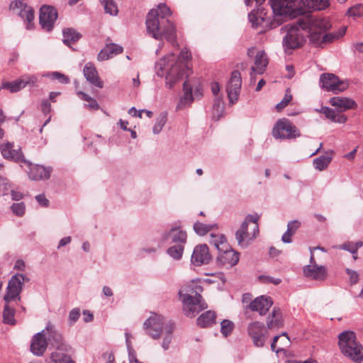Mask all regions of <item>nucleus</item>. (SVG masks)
I'll list each match as a JSON object with an SVG mask.
<instances>
[{"instance_id":"09e8293b","label":"nucleus","mask_w":363,"mask_h":363,"mask_svg":"<svg viewBox=\"0 0 363 363\" xmlns=\"http://www.w3.org/2000/svg\"><path fill=\"white\" fill-rule=\"evenodd\" d=\"M213 117H216L217 119H219L223 112V104L220 99H216L214 101L213 106Z\"/></svg>"},{"instance_id":"338daca9","label":"nucleus","mask_w":363,"mask_h":363,"mask_svg":"<svg viewBox=\"0 0 363 363\" xmlns=\"http://www.w3.org/2000/svg\"><path fill=\"white\" fill-rule=\"evenodd\" d=\"M38 203L43 207H47L49 205V201L44 194H38L35 196Z\"/></svg>"},{"instance_id":"e433bc0d","label":"nucleus","mask_w":363,"mask_h":363,"mask_svg":"<svg viewBox=\"0 0 363 363\" xmlns=\"http://www.w3.org/2000/svg\"><path fill=\"white\" fill-rule=\"evenodd\" d=\"M208 242L218 250V252H219L222 247H226L228 245L225 236L222 234L211 233Z\"/></svg>"},{"instance_id":"f257e3e1","label":"nucleus","mask_w":363,"mask_h":363,"mask_svg":"<svg viewBox=\"0 0 363 363\" xmlns=\"http://www.w3.org/2000/svg\"><path fill=\"white\" fill-rule=\"evenodd\" d=\"M172 15L171 10L164 4H160L157 9H151L146 16V29L148 35L160 40L163 38L173 47H177L176 27L167 17Z\"/></svg>"},{"instance_id":"1a4fd4ad","label":"nucleus","mask_w":363,"mask_h":363,"mask_svg":"<svg viewBox=\"0 0 363 363\" xmlns=\"http://www.w3.org/2000/svg\"><path fill=\"white\" fill-rule=\"evenodd\" d=\"M169 321L158 314L151 315L143 323L145 333L154 340L160 338Z\"/></svg>"},{"instance_id":"864d4df0","label":"nucleus","mask_w":363,"mask_h":363,"mask_svg":"<svg viewBox=\"0 0 363 363\" xmlns=\"http://www.w3.org/2000/svg\"><path fill=\"white\" fill-rule=\"evenodd\" d=\"M291 99H292V96L290 94V91L289 90H287L286 91L284 97L282 99V100L279 104H277L276 108L278 111H281V109H283L284 107H286L288 105V104L291 101Z\"/></svg>"},{"instance_id":"8fccbe9b","label":"nucleus","mask_w":363,"mask_h":363,"mask_svg":"<svg viewBox=\"0 0 363 363\" xmlns=\"http://www.w3.org/2000/svg\"><path fill=\"white\" fill-rule=\"evenodd\" d=\"M45 76L51 77L52 79H57L60 83L67 84L69 82V79L66 75L58 72H52Z\"/></svg>"},{"instance_id":"cd10ccee","label":"nucleus","mask_w":363,"mask_h":363,"mask_svg":"<svg viewBox=\"0 0 363 363\" xmlns=\"http://www.w3.org/2000/svg\"><path fill=\"white\" fill-rule=\"evenodd\" d=\"M266 324L269 330L279 329L283 326L284 320L280 308H273L272 313L267 318Z\"/></svg>"},{"instance_id":"20e7f679","label":"nucleus","mask_w":363,"mask_h":363,"mask_svg":"<svg viewBox=\"0 0 363 363\" xmlns=\"http://www.w3.org/2000/svg\"><path fill=\"white\" fill-rule=\"evenodd\" d=\"M259 216L247 215L235 233V238L239 246L247 247L259 233L258 220Z\"/></svg>"},{"instance_id":"f704fd0d","label":"nucleus","mask_w":363,"mask_h":363,"mask_svg":"<svg viewBox=\"0 0 363 363\" xmlns=\"http://www.w3.org/2000/svg\"><path fill=\"white\" fill-rule=\"evenodd\" d=\"M5 303L3 311V322L5 324L13 325L16 323V319L14 318L15 309L9 306V303Z\"/></svg>"},{"instance_id":"b1692460","label":"nucleus","mask_w":363,"mask_h":363,"mask_svg":"<svg viewBox=\"0 0 363 363\" xmlns=\"http://www.w3.org/2000/svg\"><path fill=\"white\" fill-rule=\"evenodd\" d=\"M273 304L272 299L266 296L257 297L250 302L249 308L252 311H257L260 315H265Z\"/></svg>"},{"instance_id":"f8f14e48","label":"nucleus","mask_w":363,"mask_h":363,"mask_svg":"<svg viewBox=\"0 0 363 363\" xmlns=\"http://www.w3.org/2000/svg\"><path fill=\"white\" fill-rule=\"evenodd\" d=\"M270 4L277 17H294L297 14V0H271Z\"/></svg>"},{"instance_id":"603ef678","label":"nucleus","mask_w":363,"mask_h":363,"mask_svg":"<svg viewBox=\"0 0 363 363\" xmlns=\"http://www.w3.org/2000/svg\"><path fill=\"white\" fill-rule=\"evenodd\" d=\"M11 183H10L6 178L0 176V191H1L4 195H6L8 191L11 189Z\"/></svg>"},{"instance_id":"7ed1b4c3","label":"nucleus","mask_w":363,"mask_h":363,"mask_svg":"<svg viewBox=\"0 0 363 363\" xmlns=\"http://www.w3.org/2000/svg\"><path fill=\"white\" fill-rule=\"evenodd\" d=\"M338 345L342 354L357 363L363 361V347L353 331L345 330L338 335Z\"/></svg>"},{"instance_id":"774afa93","label":"nucleus","mask_w":363,"mask_h":363,"mask_svg":"<svg viewBox=\"0 0 363 363\" xmlns=\"http://www.w3.org/2000/svg\"><path fill=\"white\" fill-rule=\"evenodd\" d=\"M11 199L13 201H21L23 198V194L18 190L11 189L10 190Z\"/></svg>"},{"instance_id":"c03bdc74","label":"nucleus","mask_w":363,"mask_h":363,"mask_svg":"<svg viewBox=\"0 0 363 363\" xmlns=\"http://www.w3.org/2000/svg\"><path fill=\"white\" fill-rule=\"evenodd\" d=\"M213 227V225H207L200 222H196L194 225V230L196 234L199 235H204L209 232Z\"/></svg>"},{"instance_id":"c756f323","label":"nucleus","mask_w":363,"mask_h":363,"mask_svg":"<svg viewBox=\"0 0 363 363\" xmlns=\"http://www.w3.org/2000/svg\"><path fill=\"white\" fill-rule=\"evenodd\" d=\"M184 94L181 97L177 106V109H183L191 105L193 101L192 88L188 82H184L183 84Z\"/></svg>"},{"instance_id":"de8ad7c7","label":"nucleus","mask_w":363,"mask_h":363,"mask_svg":"<svg viewBox=\"0 0 363 363\" xmlns=\"http://www.w3.org/2000/svg\"><path fill=\"white\" fill-rule=\"evenodd\" d=\"M347 15L352 17H360L363 15V4H356L350 9L347 11Z\"/></svg>"},{"instance_id":"6e6d98bb","label":"nucleus","mask_w":363,"mask_h":363,"mask_svg":"<svg viewBox=\"0 0 363 363\" xmlns=\"http://www.w3.org/2000/svg\"><path fill=\"white\" fill-rule=\"evenodd\" d=\"M80 317V311L79 308H73L69 313L68 320L70 325H74Z\"/></svg>"},{"instance_id":"37998d69","label":"nucleus","mask_w":363,"mask_h":363,"mask_svg":"<svg viewBox=\"0 0 363 363\" xmlns=\"http://www.w3.org/2000/svg\"><path fill=\"white\" fill-rule=\"evenodd\" d=\"M248 18L252 26L255 27L260 25L264 19V16H262V11H261L260 14H259V12L255 10L249 13Z\"/></svg>"},{"instance_id":"49530a36","label":"nucleus","mask_w":363,"mask_h":363,"mask_svg":"<svg viewBox=\"0 0 363 363\" xmlns=\"http://www.w3.org/2000/svg\"><path fill=\"white\" fill-rule=\"evenodd\" d=\"M12 213L18 217H22L26 213V204L23 202L13 203L10 207Z\"/></svg>"},{"instance_id":"aec40b11","label":"nucleus","mask_w":363,"mask_h":363,"mask_svg":"<svg viewBox=\"0 0 363 363\" xmlns=\"http://www.w3.org/2000/svg\"><path fill=\"white\" fill-rule=\"evenodd\" d=\"M57 18L55 9L50 6H43L40 8L39 21L42 28L46 31H50Z\"/></svg>"},{"instance_id":"13d9d810","label":"nucleus","mask_w":363,"mask_h":363,"mask_svg":"<svg viewBox=\"0 0 363 363\" xmlns=\"http://www.w3.org/2000/svg\"><path fill=\"white\" fill-rule=\"evenodd\" d=\"M259 279L265 284L271 283L274 285H278L281 283V280L279 278H274L269 276L262 275L259 277Z\"/></svg>"},{"instance_id":"c85d7f7f","label":"nucleus","mask_w":363,"mask_h":363,"mask_svg":"<svg viewBox=\"0 0 363 363\" xmlns=\"http://www.w3.org/2000/svg\"><path fill=\"white\" fill-rule=\"evenodd\" d=\"M330 104L331 106L338 108L340 111L354 108L357 106L354 100L347 97H333L330 99Z\"/></svg>"},{"instance_id":"6ab92c4d","label":"nucleus","mask_w":363,"mask_h":363,"mask_svg":"<svg viewBox=\"0 0 363 363\" xmlns=\"http://www.w3.org/2000/svg\"><path fill=\"white\" fill-rule=\"evenodd\" d=\"M239 257L240 254L232 249L228 244L226 247H222L218 252L216 262L219 265L232 267L238 264Z\"/></svg>"},{"instance_id":"bb28decb","label":"nucleus","mask_w":363,"mask_h":363,"mask_svg":"<svg viewBox=\"0 0 363 363\" xmlns=\"http://www.w3.org/2000/svg\"><path fill=\"white\" fill-rule=\"evenodd\" d=\"M83 74L89 83L96 87L103 88L104 82L99 77L98 72L94 64L91 62L86 63L83 69Z\"/></svg>"},{"instance_id":"6e6552de","label":"nucleus","mask_w":363,"mask_h":363,"mask_svg":"<svg viewBox=\"0 0 363 363\" xmlns=\"http://www.w3.org/2000/svg\"><path fill=\"white\" fill-rule=\"evenodd\" d=\"M30 279L24 274H16L13 275L9 281L6 287V292L4 297L5 302L19 301L21 300V293L23 289L24 282H28Z\"/></svg>"},{"instance_id":"79ce46f5","label":"nucleus","mask_w":363,"mask_h":363,"mask_svg":"<svg viewBox=\"0 0 363 363\" xmlns=\"http://www.w3.org/2000/svg\"><path fill=\"white\" fill-rule=\"evenodd\" d=\"M105 12L111 16H116L118 10L113 0H100Z\"/></svg>"},{"instance_id":"473e14b6","label":"nucleus","mask_w":363,"mask_h":363,"mask_svg":"<svg viewBox=\"0 0 363 363\" xmlns=\"http://www.w3.org/2000/svg\"><path fill=\"white\" fill-rule=\"evenodd\" d=\"M174 330V325L169 321L164 328V331L160 337H162V347L164 350H167L169 348V345L172 340L173 332Z\"/></svg>"},{"instance_id":"4468645a","label":"nucleus","mask_w":363,"mask_h":363,"mask_svg":"<svg viewBox=\"0 0 363 363\" xmlns=\"http://www.w3.org/2000/svg\"><path fill=\"white\" fill-rule=\"evenodd\" d=\"M320 86L334 93L341 92L347 88V84L340 81L334 74L324 73L320 77Z\"/></svg>"},{"instance_id":"0e129e2a","label":"nucleus","mask_w":363,"mask_h":363,"mask_svg":"<svg viewBox=\"0 0 363 363\" xmlns=\"http://www.w3.org/2000/svg\"><path fill=\"white\" fill-rule=\"evenodd\" d=\"M127 350L128 353L129 363H142L137 359L136 352L133 347Z\"/></svg>"},{"instance_id":"2eb2a0df","label":"nucleus","mask_w":363,"mask_h":363,"mask_svg":"<svg viewBox=\"0 0 363 363\" xmlns=\"http://www.w3.org/2000/svg\"><path fill=\"white\" fill-rule=\"evenodd\" d=\"M247 333L252 338L255 346L258 347L264 346L267 335L263 323L259 321L250 323L247 327Z\"/></svg>"},{"instance_id":"052dcab7","label":"nucleus","mask_w":363,"mask_h":363,"mask_svg":"<svg viewBox=\"0 0 363 363\" xmlns=\"http://www.w3.org/2000/svg\"><path fill=\"white\" fill-rule=\"evenodd\" d=\"M162 244L163 242H161V240L157 242V245L154 247H143L140 250L143 252L147 253V254H153L155 253L157 250L161 247Z\"/></svg>"},{"instance_id":"39448f33","label":"nucleus","mask_w":363,"mask_h":363,"mask_svg":"<svg viewBox=\"0 0 363 363\" xmlns=\"http://www.w3.org/2000/svg\"><path fill=\"white\" fill-rule=\"evenodd\" d=\"M189 290L182 289L179 292V298L183 303V311L188 317H194L201 311L207 308V303L197 291L195 295L190 294Z\"/></svg>"},{"instance_id":"7c9ffc66","label":"nucleus","mask_w":363,"mask_h":363,"mask_svg":"<svg viewBox=\"0 0 363 363\" xmlns=\"http://www.w3.org/2000/svg\"><path fill=\"white\" fill-rule=\"evenodd\" d=\"M333 151L327 152L325 155L315 158L313 164L315 169L323 171L328 168L333 159Z\"/></svg>"},{"instance_id":"a211bd4d","label":"nucleus","mask_w":363,"mask_h":363,"mask_svg":"<svg viewBox=\"0 0 363 363\" xmlns=\"http://www.w3.org/2000/svg\"><path fill=\"white\" fill-rule=\"evenodd\" d=\"M242 86V77L240 73L235 70L232 72L230 80L226 86V91L229 102L231 104L235 103L239 97Z\"/></svg>"},{"instance_id":"0eeeda50","label":"nucleus","mask_w":363,"mask_h":363,"mask_svg":"<svg viewBox=\"0 0 363 363\" xmlns=\"http://www.w3.org/2000/svg\"><path fill=\"white\" fill-rule=\"evenodd\" d=\"M247 56L252 57L254 54V65L251 67L250 70V85L255 83L256 76L261 75L264 73L269 64V58L264 50H257L255 48L252 47L247 50Z\"/></svg>"},{"instance_id":"4be33fe9","label":"nucleus","mask_w":363,"mask_h":363,"mask_svg":"<svg viewBox=\"0 0 363 363\" xmlns=\"http://www.w3.org/2000/svg\"><path fill=\"white\" fill-rule=\"evenodd\" d=\"M23 162L28 165V175L31 180H43L48 179L50 178L52 170L50 167H45L39 164H33L28 160Z\"/></svg>"},{"instance_id":"680f3d73","label":"nucleus","mask_w":363,"mask_h":363,"mask_svg":"<svg viewBox=\"0 0 363 363\" xmlns=\"http://www.w3.org/2000/svg\"><path fill=\"white\" fill-rule=\"evenodd\" d=\"M113 56V55H112V53H111L108 50H106V48H104L99 53L97 59L99 61H104V60H108L109 58L112 57Z\"/></svg>"},{"instance_id":"e2e57ef3","label":"nucleus","mask_w":363,"mask_h":363,"mask_svg":"<svg viewBox=\"0 0 363 363\" xmlns=\"http://www.w3.org/2000/svg\"><path fill=\"white\" fill-rule=\"evenodd\" d=\"M301 223L299 221L294 220L288 223L287 224V230L290 233L294 234L298 228L300 227Z\"/></svg>"},{"instance_id":"423d86ee","label":"nucleus","mask_w":363,"mask_h":363,"mask_svg":"<svg viewBox=\"0 0 363 363\" xmlns=\"http://www.w3.org/2000/svg\"><path fill=\"white\" fill-rule=\"evenodd\" d=\"M281 32L286 33L282 40L285 51L295 50L305 42L302 31L297 26L287 24L281 28Z\"/></svg>"},{"instance_id":"a19ab883","label":"nucleus","mask_w":363,"mask_h":363,"mask_svg":"<svg viewBox=\"0 0 363 363\" xmlns=\"http://www.w3.org/2000/svg\"><path fill=\"white\" fill-rule=\"evenodd\" d=\"M184 245L175 244L167 250V253L174 259L179 260L182 259L184 253Z\"/></svg>"},{"instance_id":"393cba45","label":"nucleus","mask_w":363,"mask_h":363,"mask_svg":"<svg viewBox=\"0 0 363 363\" xmlns=\"http://www.w3.org/2000/svg\"><path fill=\"white\" fill-rule=\"evenodd\" d=\"M45 330L35 334L30 344V351L36 356H42L48 347V341L44 335Z\"/></svg>"},{"instance_id":"4c0bfd02","label":"nucleus","mask_w":363,"mask_h":363,"mask_svg":"<svg viewBox=\"0 0 363 363\" xmlns=\"http://www.w3.org/2000/svg\"><path fill=\"white\" fill-rule=\"evenodd\" d=\"M304 6L313 10H323L329 6V0H303Z\"/></svg>"},{"instance_id":"2f4dec72","label":"nucleus","mask_w":363,"mask_h":363,"mask_svg":"<svg viewBox=\"0 0 363 363\" xmlns=\"http://www.w3.org/2000/svg\"><path fill=\"white\" fill-rule=\"evenodd\" d=\"M216 314L213 311H208L203 313L196 320L197 325L201 328L211 326L216 323Z\"/></svg>"},{"instance_id":"58836bf2","label":"nucleus","mask_w":363,"mask_h":363,"mask_svg":"<svg viewBox=\"0 0 363 363\" xmlns=\"http://www.w3.org/2000/svg\"><path fill=\"white\" fill-rule=\"evenodd\" d=\"M168 113L167 111L161 112L156 118L155 123L152 128V133L155 135L159 134L167 121Z\"/></svg>"},{"instance_id":"ddd939ff","label":"nucleus","mask_w":363,"mask_h":363,"mask_svg":"<svg viewBox=\"0 0 363 363\" xmlns=\"http://www.w3.org/2000/svg\"><path fill=\"white\" fill-rule=\"evenodd\" d=\"M43 330H45L44 335L48 336V341L55 348V350L65 352H72V347L64 340L62 335L56 329L54 325L48 323Z\"/></svg>"},{"instance_id":"9b49d317","label":"nucleus","mask_w":363,"mask_h":363,"mask_svg":"<svg viewBox=\"0 0 363 363\" xmlns=\"http://www.w3.org/2000/svg\"><path fill=\"white\" fill-rule=\"evenodd\" d=\"M330 23L323 18H315L310 21V40L316 46H320L324 43L323 36L324 33L330 29Z\"/></svg>"},{"instance_id":"f03ea898","label":"nucleus","mask_w":363,"mask_h":363,"mask_svg":"<svg viewBox=\"0 0 363 363\" xmlns=\"http://www.w3.org/2000/svg\"><path fill=\"white\" fill-rule=\"evenodd\" d=\"M190 58L191 53L186 48L181 51L178 57L173 53L169 54L155 63L156 74L160 77H164L166 86L171 89L186 74V62Z\"/></svg>"},{"instance_id":"a18cd8bd","label":"nucleus","mask_w":363,"mask_h":363,"mask_svg":"<svg viewBox=\"0 0 363 363\" xmlns=\"http://www.w3.org/2000/svg\"><path fill=\"white\" fill-rule=\"evenodd\" d=\"M234 328V323L229 320H223L220 323V332L224 337H228Z\"/></svg>"},{"instance_id":"f3484780","label":"nucleus","mask_w":363,"mask_h":363,"mask_svg":"<svg viewBox=\"0 0 363 363\" xmlns=\"http://www.w3.org/2000/svg\"><path fill=\"white\" fill-rule=\"evenodd\" d=\"M10 9L16 12L21 18L26 19L27 22L26 28L30 29L34 20V11L22 0H15L10 4Z\"/></svg>"},{"instance_id":"5701e85b","label":"nucleus","mask_w":363,"mask_h":363,"mask_svg":"<svg viewBox=\"0 0 363 363\" xmlns=\"http://www.w3.org/2000/svg\"><path fill=\"white\" fill-rule=\"evenodd\" d=\"M0 150L2 156L5 159H8L10 160H13L16 162H26V160L24 158V156L21 151V148L18 149L13 148V144L11 143H6L4 144H1L0 145Z\"/></svg>"},{"instance_id":"ea45409f","label":"nucleus","mask_w":363,"mask_h":363,"mask_svg":"<svg viewBox=\"0 0 363 363\" xmlns=\"http://www.w3.org/2000/svg\"><path fill=\"white\" fill-rule=\"evenodd\" d=\"M2 87L9 90L11 93H15L26 87V85L21 77L16 81L3 84Z\"/></svg>"},{"instance_id":"69168bd1","label":"nucleus","mask_w":363,"mask_h":363,"mask_svg":"<svg viewBox=\"0 0 363 363\" xmlns=\"http://www.w3.org/2000/svg\"><path fill=\"white\" fill-rule=\"evenodd\" d=\"M347 274L350 276V281L351 284H355L358 281V274L355 271L350 269H346Z\"/></svg>"},{"instance_id":"5fc2aeb1","label":"nucleus","mask_w":363,"mask_h":363,"mask_svg":"<svg viewBox=\"0 0 363 363\" xmlns=\"http://www.w3.org/2000/svg\"><path fill=\"white\" fill-rule=\"evenodd\" d=\"M22 78L25 82L26 86H35L38 81V78L36 75L25 74L22 76Z\"/></svg>"},{"instance_id":"412c9836","label":"nucleus","mask_w":363,"mask_h":363,"mask_svg":"<svg viewBox=\"0 0 363 363\" xmlns=\"http://www.w3.org/2000/svg\"><path fill=\"white\" fill-rule=\"evenodd\" d=\"M191 262L196 266L207 264L211 260V255L206 244L196 245L191 255Z\"/></svg>"},{"instance_id":"bf43d9fd","label":"nucleus","mask_w":363,"mask_h":363,"mask_svg":"<svg viewBox=\"0 0 363 363\" xmlns=\"http://www.w3.org/2000/svg\"><path fill=\"white\" fill-rule=\"evenodd\" d=\"M337 248L347 250V251L351 252L352 255L357 254V247H354L353 242H348L344 243V244L337 247Z\"/></svg>"},{"instance_id":"c9c22d12","label":"nucleus","mask_w":363,"mask_h":363,"mask_svg":"<svg viewBox=\"0 0 363 363\" xmlns=\"http://www.w3.org/2000/svg\"><path fill=\"white\" fill-rule=\"evenodd\" d=\"M63 43L69 46L70 43L77 41L81 35L72 28H65L63 30Z\"/></svg>"},{"instance_id":"a878e982","label":"nucleus","mask_w":363,"mask_h":363,"mask_svg":"<svg viewBox=\"0 0 363 363\" xmlns=\"http://www.w3.org/2000/svg\"><path fill=\"white\" fill-rule=\"evenodd\" d=\"M303 274L306 277L316 281H323L328 275L325 267L318 264H308L303 268Z\"/></svg>"},{"instance_id":"3c124183","label":"nucleus","mask_w":363,"mask_h":363,"mask_svg":"<svg viewBox=\"0 0 363 363\" xmlns=\"http://www.w3.org/2000/svg\"><path fill=\"white\" fill-rule=\"evenodd\" d=\"M318 111L323 113L325 117L330 119L331 121H334L335 117H337V114L338 113V111L329 107H322L320 110H318Z\"/></svg>"},{"instance_id":"72a5a7b5","label":"nucleus","mask_w":363,"mask_h":363,"mask_svg":"<svg viewBox=\"0 0 363 363\" xmlns=\"http://www.w3.org/2000/svg\"><path fill=\"white\" fill-rule=\"evenodd\" d=\"M50 360L53 363H75L69 355V352L55 350L50 354Z\"/></svg>"},{"instance_id":"4d7b16f0","label":"nucleus","mask_w":363,"mask_h":363,"mask_svg":"<svg viewBox=\"0 0 363 363\" xmlns=\"http://www.w3.org/2000/svg\"><path fill=\"white\" fill-rule=\"evenodd\" d=\"M106 50L109 52L112 53L113 55L120 54L123 52V48L117 44L111 43L106 45Z\"/></svg>"},{"instance_id":"9d476101","label":"nucleus","mask_w":363,"mask_h":363,"mask_svg":"<svg viewBox=\"0 0 363 363\" xmlns=\"http://www.w3.org/2000/svg\"><path fill=\"white\" fill-rule=\"evenodd\" d=\"M276 139H294L301 135L298 129L288 119L279 120L272 130Z\"/></svg>"},{"instance_id":"dca6fc26","label":"nucleus","mask_w":363,"mask_h":363,"mask_svg":"<svg viewBox=\"0 0 363 363\" xmlns=\"http://www.w3.org/2000/svg\"><path fill=\"white\" fill-rule=\"evenodd\" d=\"M160 239L163 243L171 240L173 243L185 245L187 240V234L180 226L175 225H172L169 230L164 231L161 234Z\"/></svg>"}]
</instances>
